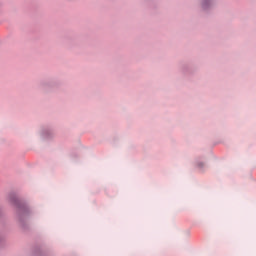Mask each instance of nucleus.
Returning <instances> with one entry per match:
<instances>
[{"mask_svg":"<svg viewBox=\"0 0 256 256\" xmlns=\"http://www.w3.org/2000/svg\"><path fill=\"white\" fill-rule=\"evenodd\" d=\"M9 201L12 202L16 206L19 219H21V217H23V215H27V213H29V208L27 207V204H25V202L21 201L17 197V194L10 193Z\"/></svg>","mask_w":256,"mask_h":256,"instance_id":"1","label":"nucleus"},{"mask_svg":"<svg viewBox=\"0 0 256 256\" xmlns=\"http://www.w3.org/2000/svg\"><path fill=\"white\" fill-rule=\"evenodd\" d=\"M197 165H198V167L201 168V167H204L205 164H204L203 162H200V163H198Z\"/></svg>","mask_w":256,"mask_h":256,"instance_id":"3","label":"nucleus"},{"mask_svg":"<svg viewBox=\"0 0 256 256\" xmlns=\"http://www.w3.org/2000/svg\"><path fill=\"white\" fill-rule=\"evenodd\" d=\"M210 5H211V0H203L202 9H209Z\"/></svg>","mask_w":256,"mask_h":256,"instance_id":"2","label":"nucleus"}]
</instances>
